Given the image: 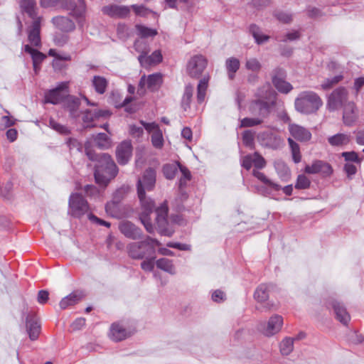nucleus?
I'll return each mask as SVG.
<instances>
[{"instance_id":"nucleus-1","label":"nucleus","mask_w":364,"mask_h":364,"mask_svg":"<svg viewBox=\"0 0 364 364\" xmlns=\"http://www.w3.org/2000/svg\"><path fill=\"white\" fill-rule=\"evenodd\" d=\"M38 7L35 0H24V21L28 24L27 33L29 44L24 45V52L30 54L36 73L40 70V65L46 58V55L36 48L41 45V22L42 17L38 14Z\"/></svg>"},{"instance_id":"nucleus-2","label":"nucleus","mask_w":364,"mask_h":364,"mask_svg":"<svg viewBox=\"0 0 364 364\" xmlns=\"http://www.w3.org/2000/svg\"><path fill=\"white\" fill-rule=\"evenodd\" d=\"M156 183V171L153 168H148L141 177L138 180L137 193L141 201L143 212L140 215V220L146 231L152 233L154 230V225L152 223L151 215L154 208V203L151 200L146 199L145 191H152Z\"/></svg>"},{"instance_id":"nucleus-3","label":"nucleus","mask_w":364,"mask_h":364,"mask_svg":"<svg viewBox=\"0 0 364 364\" xmlns=\"http://www.w3.org/2000/svg\"><path fill=\"white\" fill-rule=\"evenodd\" d=\"M85 151L90 160L99 161V164L96 165L95 170V178L97 183L102 185L107 184L118 173L117 166L111 156L107 154L97 156L92 152L87 146H85Z\"/></svg>"},{"instance_id":"nucleus-4","label":"nucleus","mask_w":364,"mask_h":364,"mask_svg":"<svg viewBox=\"0 0 364 364\" xmlns=\"http://www.w3.org/2000/svg\"><path fill=\"white\" fill-rule=\"evenodd\" d=\"M257 100L252 102L249 109L252 115L265 117L274 104V92L269 84L264 85L256 94Z\"/></svg>"},{"instance_id":"nucleus-5","label":"nucleus","mask_w":364,"mask_h":364,"mask_svg":"<svg viewBox=\"0 0 364 364\" xmlns=\"http://www.w3.org/2000/svg\"><path fill=\"white\" fill-rule=\"evenodd\" d=\"M323 105L321 97L312 91L301 92L296 98L294 106L296 111L303 114L316 112Z\"/></svg>"},{"instance_id":"nucleus-6","label":"nucleus","mask_w":364,"mask_h":364,"mask_svg":"<svg viewBox=\"0 0 364 364\" xmlns=\"http://www.w3.org/2000/svg\"><path fill=\"white\" fill-rule=\"evenodd\" d=\"M161 243L156 239L147 237L144 241L132 242L128 247V252L134 259H142L147 255L154 254L156 247L160 246Z\"/></svg>"},{"instance_id":"nucleus-7","label":"nucleus","mask_w":364,"mask_h":364,"mask_svg":"<svg viewBox=\"0 0 364 364\" xmlns=\"http://www.w3.org/2000/svg\"><path fill=\"white\" fill-rule=\"evenodd\" d=\"M348 95V91L346 87H337L328 97V109L330 111H335L344 107L349 102Z\"/></svg>"},{"instance_id":"nucleus-8","label":"nucleus","mask_w":364,"mask_h":364,"mask_svg":"<svg viewBox=\"0 0 364 364\" xmlns=\"http://www.w3.org/2000/svg\"><path fill=\"white\" fill-rule=\"evenodd\" d=\"M68 205V213L75 218H80L89 210L87 200L78 193L70 195Z\"/></svg>"},{"instance_id":"nucleus-9","label":"nucleus","mask_w":364,"mask_h":364,"mask_svg":"<svg viewBox=\"0 0 364 364\" xmlns=\"http://www.w3.org/2000/svg\"><path fill=\"white\" fill-rule=\"evenodd\" d=\"M25 329L26 335L31 341L38 340L41 332V323L35 312L28 314Z\"/></svg>"},{"instance_id":"nucleus-10","label":"nucleus","mask_w":364,"mask_h":364,"mask_svg":"<svg viewBox=\"0 0 364 364\" xmlns=\"http://www.w3.org/2000/svg\"><path fill=\"white\" fill-rule=\"evenodd\" d=\"M68 82H62L55 88L45 94L44 102L57 105L68 95Z\"/></svg>"},{"instance_id":"nucleus-11","label":"nucleus","mask_w":364,"mask_h":364,"mask_svg":"<svg viewBox=\"0 0 364 364\" xmlns=\"http://www.w3.org/2000/svg\"><path fill=\"white\" fill-rule=\"evenodd\" d=\"M206 65V58L202 55H196L188 62L187 72L191 77H199Z\"/></svg>"},{"instance_id":"nucleus-12","label":"nucleus","mask_w":364,"mask_h":364,"mask_svg":"<svg viewBox=\"0 0 364 364\" xmlns=\"http://www.w3.org/2000/svg\"><path fill=\"white\" fill-rule=\"evenodd\" d=\"M162 83V75L160 73L149 75L147 77L143 75L139 83L138 94L143 95L145 93L144 87H147L150 90L159 89Z\"/></svg>"},{"instance_id":"nucleus-13","label":"nucleus","mask_w":364,"mask_h":364,"mask_svg":"<svg viewBox=\"0 0 364 364\" xmlns=\"http://www.w3.org/2000/svg\"><path fill=\"white\" fill-rule=\"evenodd\" d=\"M133 147L131 141L124 140L116 148V158L120 165L127 164L132 156Z\"/></svg>"},{"instance_id":"nucleus-14","label":"nucleus","mask_w":364,"mask_h":364,"mask_svg":"<svg viewBox=\"0 0 364 364\" xmlns=\"http://www.w3.org/2000/svg\"><path fill=\"white\" fill-rule=\"evenodd\" d=\"M102 12L111 18H125L130 14V7L124 5L109 4L102 8Z\"/></svg>"},{"instance_id":"nucleus-15","label":"nucleus","mask_w":364,"mask_h":364,"mask_svg":"<svg viewBox=\"0 0 364 364\" xmlns=\"http://www.w3.org/2000/svg\"><path fill=\"white\" fill-rule=\"evenodd\" d=\"M111 115L109 110L107 109H87L82 113V122L85 127H93L95 124H92L95 120L102 118H108Z\"/></svg>"},{"instance_id":"nucleus-16","label":"nucleus","mask_w":364,"mask_h":364,"mask_svg":"<svg viewBox=\"0 0 364 364\" xmlns=\"http://www.w3.org/2000/svg\"><path fill=\"white\" fill-rule=\"evenodd\" d=\"M282 326V316L275 314L269 318L267 325L262 329V333L266 336H272L280 331Z\"/></svg>"},{"instance_id":"nucleus-17","label":"nucleus","mask_w":364,"mask_h":364,"mask_svg":"<svg viewBox=\"0 0 364 364\" xmlns=\"http://www.w3.org/2000/svg\"><path fill=\"white\" fill-rule=\"evenodd\" d=\"M343 120L345 124L350 126L354 124L358 118V109L355 103L353 101L348 102L343 107Z\"/></svg>"},{"instance_id":"nucleus-18","label":"nucleus","mask_w":364,"mask_h":364,"mask_svg":"<svg viewBox=\"0 0 364 364\" xmlns=\"http://www.w3.org/2000/svg\"><path fill=\"white\" fill-rule=\"evenodd\" d=\"M305 172L310 174L321 173L326 176L331 174L332 168L328 163L318 160L311 165L306 166Z\"/></svg>"},{"instance_id":"nucleus-19","label":"nucleus","mask_w":364,"mask_h":364,"mask_svg":"<svg viewBox=\"0 0 364 364\" xmlns=\"http://www.w3.org/2000/svg\"><path fill=\"white\" fill-rule=\"evenodd\" d=\"M120 232L126 237L132 240L141 237V230L129 221H122L119 225Z\"/></svg>"},{"instance_id":"nucleus-20","label":"nucleus","mask_w":364,"mask_h":364,"mask_svg":"<svg viewBox=\"0 0 364 364\" xmlns=\"http://www.w3.org/2000/svg\"><path fill=\"white\" fill-rule=\"evenodd\" d=\"M288 129L291 136L298 141H307L311 138V132L298 124H289Z\"/></svg>"},{"instance_id":"nucleus-21","label":"nucleus","mask_w":364,"mask_h":364,"mask_svg":"<svg viewBox=\"0 0 364 364\" xmlns=\"http://www.w3.org/2000/svg\"><path fill=\"white\" fill-rule=\"evenodd\" d=\"M155 223L157 225L158 228L163 232V234L171 236V234L166 233L165 230H164V228L166 227L167 224V205L165 203H162L159 207H158L155 210Z\"/></svg>"},{"instance_id":"nucleus-22","label":"nucleus","mask_w":364,"mask_h":364,"mask_svg":"<svg viewBox=\"0 0 364 364\" xmlns=\"http://www.w3.org/2000/svg\"><path fill=\"white\" fill-rule=\"evenodd\" d=\"M129 188H121L118 189L114 195V200L110 203H107L105 206L106 212L113 217H116L117 215V203L123 198L124 194L128 191Z\"/></svg>"},{"instance_id":"nucleus-23","label":"nucleus","mask_w":364,"mask_h":364,"mask_svg":"<svg viewBox=\"0 0 364 364\" xmlns=\"http://www.w3.org/2000/svg\"><path fill=\"white\" fill-rule=\"evenodd\" d=\"M141 53L138 59L141 65L144 67L157 64L162 60V55L159 50H155L149 56H146L147 51L143 50Z\"/></svg>"},{"instance_id":"nucleus-24","label":"nucleus","mask_w":364,"mask_h":364,"mask_svg":"<svg viewBox=\"0 0 364 364\" xmlns=\"http://www.w3.org/2000/svg\"><path fill=\"white\" fill-rule=\"evenodd\" d=\"M331 305L334 310L336 318L342 323L348 324L350 317L346 309L341 304L334 300L331 301Z\"/></svg>"},{"instance_id":"nucleus-25","label":"nucleus","mask_w":364,"mask_h":364,"mask_svg":"<svg viewBox=\"0 0 364 364\" xmlns=\"http://www.w3.org/2000/svg\"><path fill=\"white\" fill-rule=\"evenodd\" d=\"M53 23L60 31L70 32L75 28L74 22L64 16H57L52 19Z\"/></svg>"},{"instance_id":"nucleus-26","label":"nucleus","mask_w":364,"mask_h":364,"mask_svg":"<svg viewBox=\"0 0 364 364\" xmlns=\"http://www.w3.org/2000/svg\"><path fill=\"white\" fill-rule=\"evenodd\" d=\"M130 335V333L119 323H113L111 326L109 336L114 341H121Z\"/></svg>"},{"instance_id":"nucleus-27","label":"nucleus","mask_w":364,"mask_h":364,"mask_svg":"<svg viewBox=\"0 0 364 364\" xmlns=\"http://www.w3.org/2000/svg\"><path fill=\"white\" fill-rule=\"evenodd\" d=\"M82 291H75L72 292L68 296L64 297L60 302V306L61 309H65L70 306L75 305L84 297Z\"/></svg>"},{"instance_id":"nucleus-28","label":"nucleus","mask_w":364,"mask_h":364,"mask_svg":"<svg viewBox=\"0 0 364 364\" xmlns=\"http://www.w3.org/2000/svg\"><path fill=\"white\" fill-rule=\"evenodd\" d=\"M86 11V6L83 0H79L70 14L74 16L80 26H82L85 21L84 16Z\"/></svg>"},{"instance_id":"nucleus-29","label":"nucleus","mask_w":364,"mask_h":364,"mask_svg":"<svg viewBox=\"0 0 364 364\" xmlns=\"http://www.w3.org/2000/svg\"><path fill=\"white\" fill-rule=\"evenodd\" d=\"M80 105V100L79 98L75 96H68L65 101V106L70 112V114L73 118L79 117L80 114L78 109Z\"/></svg>"},{"instance_id":"nucleus-30","label":"nucleus","mask_w":364,"mask_h":364,"mask_svg":"<svg viewBox=\"0 0 364 364\" xmlns=\"http://www.w3.org/2000/svg\"><path fill=\"white\" fill-rule=\"evenodd\" d=\"M252 175L262 183H263L264 185H266L268 188L272 189L273 191H278L282 189L280 185L269 179L264 173L258 170L254 169L252 171Z\"/></svg>"},{"instance_id":"nucleus-31","label":"nucleus","mask_w":364,"mask_h":364,"mask_svg":"<svg viewBox=\"0 0 364 364\" xmlns=\"http://www.w3.org/2000/svg\"><path fill=\"white\" fill-rule=\"evenodd\" d=\"M92 85L98 94H104L107 90L108 82L102 76L95 75L92 80Z\"/></svg>"},{"instance_id":"nucleus-32","label":"nucleus","mask_w":364,"mask_h":364,"mask_svg":"<svg viewBox=\"0 0 364 364\" xmlns=\"http://www.w3.org/2000/svg\"><path fill=\"white\" fill-rule=\"evenodd\" d=\"M240 60L236 58H229L226 60L225 66L228 71V77L233 80L235 73L240 68Z\"/></svg>"},{"instance_id":"nucleus-33","label":"nucleus","mask_w":364,"mask_h":364,"mask_svg":"<svg viewBox=\"0 0 364 364\" xmlns=\"http://www.w3.org/2000/svg\"><path fill=\"white\" fill-rule=\"evenodd\" d=\"M274 166L280 178L282 181H287L290 177V170L286 164L282 161H277Z\"/></svg>"},{"instance_id":"nucleus-34","label":"nucleus","mask_w":364,"mask_h":364,"mask_svg":"<svg viewBox=\"0 0 364 364\" xmlns=\"http://www.w3.org/2000/svg\"><path fill=\"white\" fill-rule=\"evenodd\" d=\"M328 141L333 146H344L350 142V136L346 134H337L328 137Z\"/></svg>"},{"instance_id":"nucleus-35","label":"nucleus","mask_w":364,"mask_h":364,"mask_svg":"<svg viewBox=\"0 0 364 364\" xmlns=\"http://www.w3.org/2000/svg\"><path fill=\"white\" fill-rule=\"evenodd\" d=\"M272 82L275 87L279 92L283 93H288L293 89V87L290 83L284 80L282 77L277 76L273 77Z\"/></svg>"},{"instance_id":"nucleus-36","label":"nucleus","mask_w":364,"mask_h":364,"mask_svg":"<svg viewBox=\"0 0 364 364\" xmlns=\"http://www.w3.org/2000/svg\"><path fill=\"white\" fill-rule=\"evenodd\" d=\"M179 166H183L179 163L168 164L164 166L163 173L166 178L171 180L174 178L179 169Z\"/></svg>"},{"instance_id":"nucleus-37","label":"nucleus","mask_w":364,"mask_h":364,"mask_svg":"<svg viewBox=\"0 0 364 364\" xmlns=\"http://www.w3.org/2000/svg\"><path fill=\"white\" fill-rule=\"evenodd\" d=\"M156 267L169 274H175V267L172 261L167 258H161L156 262Z\"/></svg>"},{"instance_id":"nucleus-38","label":"nucleus","mask_w":364,"mask_h":364,"mask_svg":"<svg viewBox=\"0 0 364 364\" xmlns=\"http://www.w3.org/2000/svg\"><path fill=\"white\" fill-rule=\"evenodd\" d=\"M194 88L192 85H188L185 87L184 94L182 98V107L185 111L190 107Z\"/></svg>"},{"instance_id":"nucleus-39","label":"nucleus","mask_w":364,"mask_h":364,"mask_svg":"<svg viewBox=\"0 0 364 364\" xmlns=\"http://www.w3.org/2000/svg\"><path fill=\"white\" fill-rule=\"evenodd\" d=\"M255 299L259 302L265 301L269 297V289L266 284L259 285L254 294Z\"/></svg>"},{"instance_id":"nucleus-40","label":"nucleus","mask_w":364,"mask_h":364,"mask_svg":"<svg viewBox=\"0 0 364 364\" xmlns=\"http://www.w3.org/2000/svg\"><path fill=\"white\" fill-rule=\"evenodd\" d=\"M0 196L8 200L13 198V183L11 181L0 184Z\"/></svg>"},{"instance_id":"nucleus-41","label":"nucleus","mask_w":364,"mask_h":364,"mask_svg":"<svg viewBox=\"0 0 364 364\" xmlns=\"http://www.w3.org/2000/svg\"><path fill=\"white\" fill-rule=\"evenodd\" d=\"M288 143L291 149L293 161L296 164L299 163L301 160V154L300 152L299 145L291 138L288 139Z\"/></svg>"},{"instance_id":"nucleus-42","label":"nucleus","mask_w":364,"mask_h":364,"mask_svg":"<svg viewBox=\"0 0 364 364\" xmlns=\"http://www.w3.org/2000/svg\"><path fill=\"white\" fill-rule=\"evenodd\" d=\"M250 31L258 44L263 43L269 38V36L262 34L259 28L255 24L250 26Z\"/></svg>"},{"instance_id":"nucleus-43","label":"nucleus","mask_w":364,"mask_h":364,"mask_svg":"<svg viewBox=\"0 0 364 364\" xmlns=\"http://www.w3.org/2000/svg\"><path fill=\"white\" fill-rule=\"evenodd\" d=\"M279 348L283 355H289L294 349V340L291 338H285L280 343Z\"/></svg>"},{"instance_id":"nucleus-44","label":"nucleus","mask_w":364,"mask_h":364,"mask_svg":"<svg viewBox=\"0 0 364 364\" xmlns=\"http://www.w3.org/2000/svg\"><path fill=\"white\" fill-rule=\"evenodd\" d=\"M181 176L179 179L178 186L181 190L187 186L188 181L191 179V174L189 170L185 166H179Z\"/></svg>"},{"instance_id":"nucleus-45","label":"nucleus","mask_w":364,"mask_h":364,"mask_svg":"<svg viewBox=\"0 0 364 364\" xmlns=\"http://www.w3.org/2000/svg\"><path fill=\"white\" fill-rule=\"evenodd\" d=\"M117 34L119 39L126 41L131 36L132 31L127 25L119 23L117 26Z\"/></svg>"},{"instance_id":"nucleus-46","label":"nucleus","mask_w":364,"mask_h":364,"mask_svg":"<svg viewBox=\"0 0 364 364\" xmlns=\"http://www.w3.org/2000/svg\"><path fill=\"white\" fill-rule=\"evenodd\" d=\"M267 137L268 139L266 144L267 146L277 149L282 146L283 139L279 136L271 133L267 135Z\"/></svg>"},{"instance_id":"nucleus-47","label":"nucleus","mask_w":364,"mask_h":364,"mask_svg":"<svg viewBox=\"0 0 364 364\" xmlns=\"http://www.w3.org/2000/svg\"><path fill=\"white\" fill-rule=\"evenodd\" d=\"M95 141L101 149H108L111 146V139L105 133H99L95 137Z\"/></svg>"},{"instance_id":"nucleus-48","label":"nucleus","mask_w":364,"mask_h":364,"mask_svg":"<svg viewBox=\"0 0 364 364\" xmlns=\"http://www.w3.org/2000/svg\"><path fill=\"white\" fill-rule=\"evenodd\" d=\"M208 78L204 77L200 80L198 85L197 98L199 102H202L205 97V92L208 88Z\"/></svg>"},{"instance_id":"nucleus-49","label":"nucleus","mask_w":364,"mask_h":364,"mask_svg":"<svg viewBox=\"0 0 364 364\" xmlns=\"http://www.w3.org/2000/svg\"><path fill=\"white\" fill-rule=\"evenodd\" d=\"M135 27L138 35L141 38L153 37L157 34L156 30L148 28L142 25L137 24Z\"/></svg>"},{"instance_id":"nucleus-50","label":"nucleus","mask_w":364,"mask_h":364,"mask_svg":"<svg viewBox=\"0 0 364 364\" xmlns=\"http://www.w3.org/2000/svg\"><path fill=\"white\" fill-rule=\"evenodd\" d=\"M164 137L161 129L151 134V144L156 149H161L164 146Z\"/></svg>"},{"instance_id":"nucleus-51","label":"nucleus","mask_w":364,"mask_h":364,"mask_svg":"<svg viewBox=\"0 0 364 364\" xmlns=\"http://www.w3.org/2000/svg\"><path fill=\"white\" fill-rule=\"evenodd\" d=\"M343 79V76L342 75H337L333 77L327 78L324 82L321 84V88L323 90H329L338 82H340Z\"/></svg>"},{"instance_id":"nucleus-52","label":"nucleus","mask_w":364,"mask_h":364,"mask_svg":"<svg viewBox=\"0 0 364 364\" xmlns=\"http://www.w3.org/2000/svg\"><path fill=\"white\" fill-rule=\"evenodd\" d=\"M48 55L50 56H53L55 58V60L53 61V68L57 67V64L58 63V60H65V61H69L71 60V57L70 55H61L57 53V51L55 49H50L48 51Z\"/></svg>"},{"instance_id":"nucleus-53","label":"nucleus","mask_w":364,"mask_h":364,"mask_svg":"<svg viewBox=\"0 0 364 364\" xmlns=\"http://www.w3.org/2000/svg\"><path fill=\"white\" fill-rule=\"evenodd\" d=\"M245 68L254 73H258L262 68V65L257 58H252L246 60Z\"/></svg>"},{"instance_id":"nucleus-54","label":"nucleus","mask_w":364,"mask_h":364,"mask_svg":"<svg viewBox=\"0 0 364 364\" xmlns=\"http://www.w3.org/2000/svg\"><path fill=\"white\" fill-rule=\"evenodd\" d=\"M311 181L309 178L304 174L299 175L297 177L295 188L296 189H306L310 186Z\"/></svg>"},{"instance_id":"nucleus-55","label":"nucleus","mask_w":364,"mask_h":364,"mask_svg":"<svg viewBox=\"0 0 364 364\" xmlns=\"http://www.w3.org/2000/svg\"><path fill=\"white\" fill-rule=\"evenodd\" d=\"M130 7V9H132L134 12L136 16H141V17H145L147 16L149 14L152 13V11L146 8V6L143 5H132Z\"/></svg>"},{"instance_id":"nucleus-56","label":"nucleus","mask_w":364,"mask_h":364,"mask_svg":"<svg viewBox=\"0 0 364 364\" xmlns=\"http://www.w3.org/2000/svg\"><path fill=\"white\" fill-rule=\"evenodd\" d=\"M263 122L261 118H249L245 117L241 120L240 127H250L256 125H259L262 124Z\"/></svg>"},{"instance_id":"nucleus-57","label":"nucleus","mask_w":364,"mask_h":364,"mask_svg":"<svg viewBox=\"0 0 364 364\" xmlns=\"http://www.w3.org/2000/svg\"><path fill=\"white\" fill-rule=\"evenodd\" d=\"M265 159L258 153L253 154V166L255 168L262 169L266 166Z\"/></svg>"},{"instance_id":"nucleus-58","label":"nucleus","mask_w":364,"mask_h":364,"mask_svg":"<svg viewBox=\"0 0 364 364\" xmlns=\"http://www.w3.org/2000/svg\"><path fill=\"white\" fill-rule=\"evenodd\" d=\"M16 119L12 116L5 115L2 116L0 119V130L11 127L14 124Z\"/></svg>"},{"instance_id":"nucleus-59","label":"nucleus","mask_w":364,"mask_h":364,"mask_svg":"<svg viewBox=\"0 0 364 364\" xmlns=\"http://www.w3.org/2000/svg\"><path fill=\"white\" fill-rule=\"evenodd\" d=\"M255 133L251 130H246L242 134V141L245 146H251L253 144Z\"/></svg>"},{"instance_id":"nucleus-60","label":"nucleus","mask_w":364,"mask_h":364,"mask_svg":"<svg viewBox=\"0 0 364 364\" xmlns=\"http://www.w3.org/2000/svg\"><path fill=\"white\" fill-rule=\"evenodd\" d=\"M50 126L60 134H68L69 133V129L66 127L58 123L53 119L50 120Z\"/></svg>"},{"instance_id":"nucleus-61","label":"nucleus","mask_w":364,"mask_h":364,"mask_svg":"<svg viewBox=\"0 0 364 364\" xmlns=\"http://www.w3.org/2000/svg\"><path fill=\"white\" fill-rule=\"evenodd\" d=\"M342 156L344 157L346 161H354L356 163H360L361 159H359L358 154L355 151L343 152Z\"/></svg>"},{"instance_id":"nucleus-62","label":"nucleus","mask_w":364,"mask_h":364,"mask_svg":"<svg viewBox=\"0 0 364 364\" xmlns=\"http://www.w3.org/2000/svg\"><path fill=\"white\" fill-rule=\"evenodd\" d=\"M274 16L279 21L284 23H289L292 19L291 14L284 12H277Z\"/></svg>"},{"instance_id":"nucleus-63","label":"nucleus","mask_w":364,"mask_h":364,"mask_svg":"<svg viewBox=\"0 0 364 364\" xmlns=\"http://www.w3.org/2000/svg\"><path fill=\"white\" fill-rule=\"evenodd\" d=\"M53 41H54V43H55V45H57L58 46H62L68 42V36L64 35V34H60V33L55 34L54 36Z\"/></svg>"},{"instance_id":"nucleus-64","label":"nucleus","mask_w":364,"mask_h":364,"mask_svg":"<svg viewBox=\"0 0 364 364\" xmlns=\"http://www.w3.org/2000/svg\"><path fill=\"white\" fill-rule=\"evenodd\" d=\"M253 165V154H248L242 158V166L247 170H250Z\"/></svg>"}]
</instances>
